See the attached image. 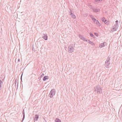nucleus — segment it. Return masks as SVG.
<instances>
[{"mask_svg":"<svg viewBox=\"0 0 122 122\" xmlns=\"http://www.w3.org/2000/svg\"><path fill=\"white\" fill-rule=\"evenodd\" d=\"M94 91L97 92L98 94H101L102 92V89L99 86H97L94 87Z\"/></svg>","mask_w":122,"mask_h":122,"instance_id":"obj_1","label":"nucleus"},{"mask_svg":"<svg viewBox=\"0 0 122 122\" xmlns=\"http://www.w3.org/2000/svg\"><path fill=\"white\" fill-rule=\"evenodd\" d=\"M110 57H109L108 56L105 62L104 65L105 67L107 68H108L109 67L110 65Z\"/></svg>","mask_w":122,"mask_h":122,"instance_id":"obj_2","label":"nucleus"},{"mask_svg":"<svg viewBox=\"0 0 122 122\" xmlns=\"http://www.w3.org/2000/svg\"><path fill=\"white\" fill-rule=\"evenodd\" d=\"M75 49L74 46L73 44H71L68 47V51L70 53H71L74 52Z\"/></svg>","mask_w":122,"mask_h":122,"instance_id":"obj_3","label":"nucleus"},{"mask_svg":"<svg viewBox=\"0 0 122 122\" xmlns=\"http://www.w3.org/2000/svg\"><path fill=\"white\" fill-rule=\"evenodd\" d=\"M118 27V24L116 23L113 26L112 28V32H114L116 31Z\"/></svg>","mask_w":122,"mask_h":122,"instance_id":"obj_4","label":"nucleus"},{"mask_svg":"<svg viewBox=\"0 0 122 122\" xmlns=\"http://www.w3.org/2000/svg\"><path fill=\"white\" fill-rule=\"evenodd\" d=\"M56 91L54 89H52L50 93V97L51 98H52L56 93Z\"/></svg>","mask_w":122,"mask_h":122,"instance_id":"obj_5","label":"nucleus"},{"mask_svg":"<svg viewBox=\"0 0 122 122\" xmlns=\"http://www.w3.org/2000/svg\"><path fill=\"white\" fill-rule=\"evenodd\" d=\"M107 43L105 42H103L102 43H101L99 45V47L101 48L104 47L106 46H107Z\"/></svg>","mask_w":122,"mask_h":122,"instance_id":"obj_6","label":"nucleus"},{"mask_svg":"<svg viewBox=\"0 0 122 122\" xmlns=\"http://www.w3.org/2000/svg\"><path fill=\"white\" fill-rule=\"evenodd\" d=\"M79 38L81 40H82L83 41H87V40H86L85 38L84 37L81 35H79Z\"/></svg>","mask_w":122,"mask_h":122,"instance_id":"obj_7","label":"nucleus"},{"mask_svg":"<svg viewBox=\"0 0 122 122\" xmlns=\"http://www.w3.org/2000/svg\"><path fill=\"white\" fill-rule=\"evenodd\" d=\"M92 9L95 12H99L100 11V10L98 8L97 9L96 8H92Z\"/></svg>","mask_w":122,"mask_h":122,"instance_id":"obj_8","label":"nucleus"},{"mask_svg":"<svg viewBox=\"0 0 122 122\" xmlns=\"http://www.w3.org/2000/svg\"><path fill=\"white\" fill-rule=\"evenodd\" d=\"M90 16L94 22L95 23V21L96 20V19L94 18L93 16L91 15H90Z\"/></svg>","mask_w":122,"mask_h":122,"instance_id":"obj_9","label":"nucleus"},{"mask_svg":"<svg viewBox=\"0 0 122 122\" xmlns=\"http://www.w3.org/2000/svg\"><path fill=\"white\" fill-rule=\"evenodd\" d=\"M95 23L97 25L99 26H100L101 25V24L100 23L99 21L97 20H96L95 21Z\"/></svg>","mask_w":122,"mask_h":122,"instance_id":"obj_10","label":"nucleus"},{"mask_svg":"<svg viewBox=\"0 0 122 122\" xmlns=\"http://www.w3.org/2000/svg\"><path fill=\"white\" fill-rule=\"evenodd\" d=\"M44 36L43 37V38L45 40H47L48 36L46 35H45L44 34H43Z\"/></svg>","mask_w":122,"mask_h":122,"instance_id":"obj_11","label":"nucleus"},{"mask_svg":"<svg viewBox=\"0 0 122 122\" xmlns=\"http://www.w3.org/2000/svg\"><path fill=\"white\" fill-rule=\"evenodd\" d=\"M49 79V77L48 76H44L43 79V81H45L46 79Z\"/></svg>","mask_w":122,"mask_h":122,"instance_id":"obj_12","label":"nucleus"},{"mask_svg":"<svg viewBox=\"0 0 122 122\" xmlns=\"http://www.w3.org/2000/svg\"><path fill=\"white\" fill-rule=\"evenodd\" d=\"M88 42L90 44L92 45L93 46H94L95 44L94 42H92L91 41L88 40Z\"/></svg>","mask_w":122,"mask_h":122,"instance_id":"obj_13","label":"nucleus"},{"mask_svg":"<svg viewBox=\"0 0 122 122\" xmlns=\"http://www.w3.org/2000/svg\"><path fill=\"white\" fill-rule=\"evenodd\" d=\"M55 122H61V121L58 118H56L55 120Z\"/></svg>","mask_w":122,"mask_h":122,"instance_id":"obj_14","label":"nucleus"},{"mask_svg":"<svg viewBox=\"0 0 122 122\" xmlns=\"http://www.w3.org/2000/svg\"><path fill=\"white\" fill-rule=\"evenodd\" d=\"M39 118V116L38 115H36L35 117H34V119L35 120H36V121H37L38 119Z\"/></svg>","mask_w":122,"mask_h":122,"instance_id":"obj_15","label":"nucleus"},{"mask_svg":"<svg viewBox=\"0 0 122 122\" xmlns=\"http://www.w3.org/2000/svg\"><path fill=\"white\" fill-rule=\"evenodd\" d=\"M105 23L107 25H109V22L107 20H105L104 21Z\"/></svg>","mask_w":122,"mask_h":122,"instance_id":"obj_16","label":"nucleus"},{"mask_svg":"<svg viewBox=\"0 0 122 122\" xmlns=\"http://www.w3.org/2000/svg\"><path fill=\"white\" fill-rule=\"evenodd\" d=\"M71 17L74 19H75L76 18V16L74 14H71L70 15Z\"/></svg>","mask_w":122,"mask_h":122,"instance_id":"obj_17","label":"nucleus"},{"mask_svg":"<svg viewBox=\"0 0 122 122\" xmlns=\"http://www.w3.org/2000/svg\"><path fill=\"white\" fill-rule=\"evenodd\" d=\"M3 84V82L1 80H0V90H1V85Z\"/></svg>","mask_w":122,"mask_h":122,"instance_id":"obj_18","label":"nucleus"},{"mask_svg":"<svg viewBox=\"0 0 122 122\" xmlns=\"http://www.w3.org/2000/svg\"><path fill=\"white\" fill-rule=\"evenodd\" d=\"M90 34L91 36L94 38L95 36L91 33H90Z\"/></svg>","mask_w":122,"mask_h":122,"instance_id":"obj_19","label":"nucleus"},{"mask_svg":"<svg viewBox=\"0 0 122 122\" xmlns=\"http://www.w3.org/2000/svg\"><path fill=\"white\" fill-rule=\"evenodd\" d=\"M22 113L23 115V117H24V118L25 117V113H24V110H23V111Z\"/></svg>","mask_w":122,"mask_h":122,"instance_id":"obj_20","label":"nucleus"},{"mask_svg":"<svg viewBox=\"0 0 122 122\" xmlns=\"http://www.w3.org/2000/svg\"><path fill=\"white\" fill-rule=\"evenodd\" d=\"M95 1L97 2V3H98L100 1H101V0H95Z\"/></svg>","mask_w":122,"mask_h":122,"instance_id":"obj_21","label":"nucleus"},{"mask_svg":"<svg viewBox=\"0 0 122 122\" xmlns=\"http://www.w3.org/2000/svg\"><path fill=\"white\" fill-rule=\"evenodd\" d=\"M44 76V74L43 73H41V75L40 76V78H41L42 77V76Z\"/></svg>","mask_w":122,"mask_h":122,"instance_id":"obj_22","label":"nucleus"},{"mask_svg":"<svg viewBox=\"0 0 122 122\" xmlns=\"http://www.w3.org/2000/svg\"><path fill=\"white\" fill-rule=\"evenodd\" d=\"M70 11L69 12V13L70 14V15L71 14H72L71 12V10H70Z\"/></svg>","mask_w":122,"mask_h":122,"instance_id":"obj_23","label":"nucleus"},{"mask_svg":"<svg viewBox=\"0 0 122 122\" xmlns=\"http://www.w3.org/2000/svg\"><path fill=\"white\" fill-rule=\"evenodd\" d=\"M105 19V18L104 17H103L102 18V20L103 21H104V20Z\"/></svg>","mask_w":122,"mask_h":122,"instance_id":"obj_24","label":"nucleus"},{"mask_svg":"<svg viewBox=\"0 0 122 122\" xmlns=\"http://www.w3.org/2000/svg\"><path fill=\"white\" fill-rule=\"evenodd\" d=\"M116 23L118 24V21L117 20L116 21Z\"/></svg>","mask_w":122,"mask_h":122,"instance_id":"obj_25","label":"nucleus"},{"mask_svg":"<svg viewBox=\"0 0 122 122\" xmlns=\"http://www.w3.org/2000/svg\"><path fill=\"white\" fill-rule=\"evenodd\" d=\"M111 82V81H109V80L108 81L107 80V82Z\"/></svg>","mask_w":122,"mask_h":122,"instance_id":"obj_26","label":"nucleus"},{"mask_svg":"<svg viewBox=\"0 0 122 122\" xmlns=\"http://www.w3.org/2000/svg\"><path fill=\"white\" fill-rule=\"evenodd\" d=\"M110 83H108V84H107H107L108 85H110Z\"/></svg>","mask_w":122,"mask_h":122,"instance_id":"obj_27","label":"nucleus"},{"mask_svg":"<svg viewBox=\"0 0 122 122\" xmlns=\"http://www.w3.org/2000/svg\"><path fill=\"white\" fill-rule=\"evenodd\" d=\"M18 61L19 62H20V59H18Z\"/></svg>","mask_w":122,"mask_h":122,"instance_id":"obj_28","label":"nucleus"},{"mask_svg":"<svg viewBox=\"0 0 122 122\" xmlns=\"http://www.w3.org/2000/svg\"><path fill=\"white\" fill-rule=\"evenodd\" d=\"M97 33H94V34L95 35H96L97 36Z\"/></svg>","mask_w":122,"mask_h":122,"instance_id":"obj_29","label":"nucleus"},{"mask_svg":"<svg viewBox=\"0 0 122 122\" xmlns=\"http://www.w3.org/2000/svg\"><path fill=\"white\" fill-rule=\"evenodd\" d=\"M24 117H23V118H22V122H23V121L24 120Z\"/></svg>","mask_w":122,"mask_h":122,"instance_id":"obj_30","label":"nucleus"},{"mask_svg":"<svg viewBox=\"0 0 122 122\" xmlns=\"http://www.w3.org/2000/svg\"><path fill=\"white\" fill-rule=\"evenodd\" d=\"M22 75H21V79H22Z\"/></svg>","mask_w":122,"mask_h":122,"instance_id":"obj_31","label":"nucleus"},{"mask_svg":"<svg viewBox=\"0 0 122 122\" xmlns=\"http://www.w3.org/2000/svg\"><path fill=\"white\" fill-rule=\"evenodd\" d=\"M102 0H101V1H102Z\"/></svg>","mask_w":122,"mask_h":122,"instance_id":"obj_32","label":"nucleus"}]
</instances>
